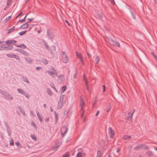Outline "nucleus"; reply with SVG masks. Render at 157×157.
Here are the masks:
<instances>
[{
  "instance_id": "42",
  "label": "nucleus",
  "mask_w": 157,
  "mask_h": 157,
  "mask_svg": "<svg viewBox=\"0 0 157 157\" xmlns=\"http://www.w3.org/2000/svg\"><path fill=\"white\" fill-rule=\"evenodd\" d=\"M73 77L75 79L76 77V74H75L73 76Z\"/></svg>"
},
{
  "instance_id": "7",
  "label": "nucleus",
  "mask_w": 157,
  "mask_h": 157,
  "mask_svg": "<svg viewBox=\"0 0 157 157\" xmlns=\"http://www.w3.org/2000/svg\"><path fill=\"white\" fill-rule=\"evenodd\" d=\"M27 15L26 14L25 15V14H23L22 13H21L16 17L15 19H17L18 17H19L20 20H25Z\"/></svg>"
},
{
  "instance_id": "6",
  "label": "nucleus",
  "mask_w": 157,
  "mask_h": 157,
  "mask_svg": "<svg viewBox=\"0 0 157 157\" xmlns=\"http://www.w3.org/2000/svg\"><path fill=\"white\" fill-rule=\"evenodd\" d=\"M17 91L18 92L21 93L25 95V96L28 98H29L30 96L29 95L23 90L20 89H17Z\"/></svg>"
},
{
  "instance_id": "1",
  "label": "nucleus",
  "mask_w": 157,
  "mask_h": 157,
  "mask_svg": "<svg viewBox=\"0 0 157 157\" xmlns=\"http://www.w3.org/2000/svg\"><path fill=\"white\" fill-rule=\"evenodd\" d=\"M67 100L68 98L67 97L64 95H61L58 102V108L59 109L61 108Z\"/></svg>"
},
{
  "instance_id": "38",
  "label": "nucleus",
  "mask_w": 157,
  "mask_h": 157,
  "mask_svg": "<svg viewBox=\"0 0 157 157\" xmlns=\"http://www.w3.org/2000/svg\"><path fill=\"white\" fill-rule=\"evenodd\" d=\"M16 145L17 146H19L20 145V143L19 142H16L15 143Z\"/></svg>"
},
{
  "instance_id": "39",
  "label": "nucleus",
  "mask_w": 157,
  "mask_h": 157,
  "mask_svg": "<svg viewBox=\"0 0 157 157\" xmlns=\"http://www.w3.org/2000/svg\"><path fill=\"white\" fill-rule=\"evenodd\" d=\"M138 146L140 148H142L144 146V145L143 144H140Z\"/></svg>"
},
{
  "instance_id": "9",
  "label": "nucleus",
  "mask_w": 157,
  "mask_h": 157,
  "mask_svg": "<svg viewBox=\"0 0 157 157\" xmlns=\"http://www.w3.org/2000/svg\"><path fill=\"white\" fill-rule=\"evenodd\" d=\"M108 130L110 136L111 138H113L114 135V131L110 127L109 128Z\"/></svg>"
},
{
  "instance_id": "34",
  "label": "nucleus",
  "mask_w": 157,
  "mask_h": 157,
  "mask_svg": "<svg viewBox=\"0 0 157 157\" xmlns=\"http://www.w3.org/2000/svg\"><path fill=\"white\" fill-rule=\"evenodd\" d=\"M111 105H109L108 107V109H107V110H106V112H107L108 113L109 111L110 110V109H111Z\"/></svg>"
},
{
  "instance_id": "18",
  "label": "nucleus",
  "mask_w": 157,
  "mask_h": 157,
  "mask_svg": "<svg viewBox=\"0 0 157 157\" xmlns=\"http://www.w3.org/2000/svg\"><path fill=\"white\" fill-rule=\"evenodd\" d=\"M18 47L21 48H26V46L24 44H21L20 45H16Z\"/></svg>"
},
{
  "instance_id": "36",
  "label": "nucleus",
  "mask_w": 157,
  "mask_h": 157,
  "mask_svg": "<svg viewBox=\"0 0 157 157\" xmlns=\"http://www.w3.org/2000/svg\"><path fill=\"white\" fill-rule=\"evenodd\" d=\"M64 23H66L68 26L70 25V22H69L67 20H65V22Z\"/></svg>"
},
{
  "instance_id": "21",
  "label": "nucleus",
  "mask_w": 157,
  "mask_h": 157,
  "mask_svg": "<svg viewBox=\"0 0 157 157\" xmlns=\"http://www.w3.org/2000/svg\"><path fill=\"white\" fill-rule=\"evenodd\" d=\"M95 63L96 64H98V63L99 61V59L98 56H97L96 57V58L95 59Z\"/></svg>"
},
{
  "instance_id": "3",
  "label": "nucleus",
  "mask_w": 157,
  "mask_h": 157,
  "mask_svg": "<svg viewBox=\"0 0 157 157\" xmlns=\"http://www.w3.org/2000/svg\"><path fill=\"white\" fill-rule=\"evenodd\" d=\"M51 69L52 70L51 71L50 70L47 71L46 72L48 73L52 76H53L54 75H57V72L54 69L53 67H51Z\"/></svg>"
},
{
  "instance_id": "35",
  "label": "nucleus",
  "mask_w": 157,
  "mask_h": 157,
  "mask_svg": "<svg viewBox=\"0 0 157 157\" xmlns=\"http://www.w3.org/2000/svg\"><path fill=\"white\" fill-rule=\"evenodd\" d=\"M131 12L132 14V19H135V16L133 14L132 12V11H131Z\"/></svg>"
},
{
  "instance_id": "5",
  "label": "nucleus",
  "mask_w": 157,
  "mask_h": 157,
  "mask_svg": "<svg viewBox=\"0 0 157 157\" xmlns=\"http://www.w3.org/2000/svg\"><path fill=\"white\" fill-rule=\"evenodd\" d=\"M85 103L83 98L82 97H80V105L81 107V110L83 111V107L85 106Z\"/></svg>"
},
{
  "instance_id": "60",
  "label": "nucleus",
  "mask_w": 157,
  "mask_h": 157,
  "mask_svg": "<svg viewBox=\"0 0 157 157\" xmlns=\"http://www.w3.org/2000/svg\"><path fill=\"white\" fill-rule=\"evenodd\" d=\"M98 157H101L100 156H98Z\"/></svg>"
},
{
  "instance_id": "4",
  "label": "nucleus",
  "mask_w": 157,
  "mask_h": 157,
  "mask_svg": "<svg viewBox=\"0 0 157 157\" xmlns=\"http://www.w3.org/2000/svg\"><path fill=\"white\" fill-rule=\"evenodd\" d=\"M7 45V47H5L4 45L0 46V50H3L11 49L13 48V47L11 44H6Z\"/></svg>"
},
{
  "instance_id": "20",
  "label": "nucleus",
  "mask_w": 157,
  "mask_h": 157,
  "mask_svg": "<svg viewBox=\"0 0 157 157\" xmlns=\"http://www.w3.org/2000/svg\"><path fill=\"white\" fill-rule=\"evenodd\" d=\"M28 26V25L26 24H25L22 25H21V29H25L26 28H27Z\"/></svg>"
},
{
  "instance_id": "45",
  "label": "nucleus",
  "mask_w": 157,
  "mask_h": 157,
  "mask_svg": "<svg viewBox=\"0 0 157 157\" xmlns=\"http://www.w3.org/2000/svg\"><path fill=\"white\" fill-rule=\"evenodd\" d=\"M59 78H62L63 79V76L61 75H60L59 77Z\"/></svg>"
},
{
  "instance_id": "58",
  "label": "nucleus",
  "mask_w": 157,
  "mask_h": 157,
  "mask_svg": "<svg viewBox=\"0 0 157 157\" xmlns=\"http://www.w3.org/2000/svg\"><path fill=\"white\" fill-rule=\"evenodd\" d=\"M55 90H56V91L57 92V90H56V89H55Z\"/></svg>"
},
{
  "instance_id": "46",
  "label": "nucleus",
  "mask_w": 157,
  "mask_h": 157,
  "mask_svg": "<svg viewBox=\"0 0 157 157\" xmlns=\"http://www.w3.org/2000/svg\"><path fill=\"white\" fill-rule=\"evenodd\" d=\"M41 32V30H38V31H37V32H38V33H40Z\"/></svg>"
},
{
  "instance_id": "19",
  "label": "nucleus",
  "mask_w": 157,
  "mask_h": 157,
  "mask_svg": "<svg viewBox=\"0 0 157 157\" xmlns=\"http://www.w3.org/2000/svg\"><path fill=\"white\" fill-rule=\"evenodd\" d=\"M66 89V86H64L62 87L61 88V93H63L65 91Z\"/></svg>"
},
{
  "instance_id": "16",
  "label": "nucleus",
  "mask_w": 157,
  "mask_h": 157,
  "mask_svg": "<svg viewBox=\"0 0 157 157\" xmlns=\"http://www.w3.org/2000/svg\"><path fill=\"white\" fill-rule=\"evenodd\" d=\"M104 15L101 13H98V14H97V16L98 18L100 19H101L103 18V16Z\"/></svg>"
},
{
  "instance_id": "22",
  "label": "nucleus",
  "mask_w": 157,
  "mask_h": 157,
  "mask_svg": "<svg viewBox=\"0 0 157 157\" xmlns=\"http://www.w3.org/2000/svg\"><path fill=\"white\" fill-rule=\"evenodd\" d=\"M6 98H7L10 100H12L13 99L12 96L10 94L7 95L6 96Z\"/></svg>"
},
{
  "instance_id": "57",
  "label": "nucleus",
  "mask_w": 157,
  "mask_h": 157,
  "mask_svg": "<svg viewBox=\"0 0 157 157\" xmlns=\"http://www.w3.org/2000/svg\"><path fill=\"white\" fill-rule=\"evenodd\" d=\"M60 145V143H59V146Z\"/></svg>"
},
{
  "instance_id": "12",
  "label": "nucleus",
  "mask_w": 157,
  "mask_h": 157,
  "mask_svg": "<svg viewBox=\"0 0 157 157\" xmlns=\"http://www.w3.org/2000/svg\"><path fill=\"white\" fill-rule=\"evenodd\" d=\"M76 54L77 57L82 62L83 60L81 54L78 52H76Z\"/></svg>"
},
{
  "instance_id": "48",
  "label": "nucleus",
  "mask_w": 157,
  "mask_h": 157,
  "mask_svg": "<svg viewBox=\"0 0 157 157\" xmlns=\"http://www.w3.org/2000/svg\"><path fill=\"white\" fill-rule=\"evenodd\" d=\"M32 125L34 126H35V123H34V122H33L32 123Z\"/></svg>"
},
{
  "instance_id": "37",
  "label": "nucleus",
  "mask_w": 157,
  "mask_h": 157,
  "mask_svg": "<svg viewBox=\"0 0 157 157\" xmlns=\"http://www.w3.org/2000/svg\"><path fill=\"white\" fill-rule=\"evenodd\" d=\"M147 154L148 155H149V156H151L153 155L152 154V153L151 152V151H149V152H148L147 153Z\"/></svg>"
},
{
  "instance_id": "29",
  "label": "nucleus",
  "mask_w": 157,
  "mask_h": 157,
  "mask_svg": "<svg viewBox=\"0 0 157 157\" xmlns=\"http://www.w3.org/2000/svg\"><path fill=\"white\" fill-rule=\"evenodd\" d=\"M31 137L34 140H36V137L34 135H31Z\"/></svg>"
},
{
  "instance_id": "47",
  "label": "nucleus",
  "mask_w": 157,
  "mask_h": 157,
  "mask_svg": "<svg viewBox=\"0 0 157 157\" xmlns=\"http://www.w3.org/2000/svg\"><path fill=\"white\" fill-rule=\"evenodd\" d=\"M36 69L37 70H39V69L41 68L40 67H36Z\"/></svg>"
},
{
  "instance_id": "52",
  "label": "nucleus",
  "mask_w": 157,
  "mask_h": 157,
  "mask_svg": "<svg viewBox=\"0 0 157 157\" xmlns=\"http://www.w3.org/2000/svg\"><path fill=\"white\" fill-rule=\"evenodd\" d=\"M155 3H157V0H155Z\"/></svg>"
},
{
  "instance_id": "8",
  "label": "nucleus",
  "mask_w": 157,
  "mask_h": 157,
  "mask_svg": "<svg viewBox=\"0 0 157 157\" xmlns=\"http://www.w3.org/2000/svg\"><path fill=\"white\" fill-rule=\"evenodd\" d=\"M109 42L113 45L117 47H120V44H119L115 41L113 40H109Z\"/></svg>"
},
{
  "instance_id": "55",
  "label": "nucleus",
  "mask_w": 157,
  "mask_h": 157,
  "mask_svg": "<svg viewBox=\"0 0 157 157\" xmlns=\"http://www.w3.org/2000/svg\"><path fill=\"white\" fill-rule=\"evenodd\" d=\"M155 149L156 150H157V148H155Z\"/></svg>"
},
{
  "instance_id": "41",
  "label": "nucleus",
  "mask_w": 157,
  "mask_h": 157,
  "mask_svg": "<svg viewBox=\"0 0 157 157\" xmlns=\"http://www.w3.org/2000/svg\"><path fill=\"white\" fill-rule=\"evenodd\" d=\"M11 16H9L8 17H6L5 20H9L11 18Z\"/></svg>"
},
{
  "instance_id": "32",
  "label": "nucleus",
  "mask_w": 157,
  "mask_h": 157,
  "mask_svg": "<svg viewBox=\"0 0 157 157\" xmlns=\"http://www.w3.org/2000/svg\"><path fill=\"white\" fill-rule=\"evenodd\" d=\"M26 31H24L21 32L20 33H19V34L20 35H23L25 34L26 33Z\"/></svg>"
},
{
  "instance_id": "10",
  "label": "nucleus",
  "mask_w": 157,
  "mask_h": 157,
  "mask_svg": "<svg viewBox=\"0 0 157 157\" xmlns=\"http://www.w3.org/2000/svg\"><path fill=\"white\" fill-rule=\"evenodd\" d=\"M134 112V111H131L128 113V116L127 118L129 120H131Z\"/></svg>"
},
{
  "instance_id": "11",
  "label": "nucleus",
  "mask_w": 157,
  "mask_h": 157,
  "mask_svg": "<svg viewBox=\"0 0 157 157\" xmlns=\"http://www.w3.org/2000/svg\"><path fill=\"white\" fill-rule=\"evenodd\" d=\"M67 131V128L65 126L63 127L61 130V132L62 133L65 134Z\"/></svg>"
},
{
  "instance_id": "56",
  "label": "nucleus",
  "mask_w": 157,
  "mask_h": 157,
  "mask_svg": "<svg viewBox=\"0 0 157 157\" xmlns=\"http://www.w3.org/2000/svg\"><path fill=\"white\" fill-rule=\"evenodd\" d=\"M88 56H90V55H89V54H88Z\"/></svg>"
},
{
  "instance_id": "25",
  "label": "nucleus",
  "mask_w": 157,
  "mask_h": 157,
  "mask_svg": "<svg viewBox=\"0 0 157 157\" xmlns=\"http://www.w3.org/2000/svg\"><path fill=\"white\" fill-rule=\"evenodd\" d=\"M42 62L43 63L45 64H47L48 63V61L45 59H43Z\"/></svg>"
},
{
  "instance_id": "23",
  "label": "nucleus",
  "mask_w": 157,
  "mask_h": 157,
  "mask_svg": "<svg viewBox=\"0 0 157 157\" xmlns=\"http://www.w3.org/2000/svg\"><path fill=\"white\" fill-rule=\"evenodd\" d=\"M83 78H84V80L85 81V83L86 85L87 90H88V91H89V88H88V82L85 79V76H84Z\"/></svg>"
},
{
  "instance_id": "54",
  "label": "nucleus",
  "mask_w": 157,
  "mask_h": 157,
  "mask_svg": "<svg viewBox=\"0 0 157 157\" xmlns=\"http://www.w3.org/2000/svg\"><path fill=\"white\" fill-rule=\"evenodd\" d=\"M25 82H28V80H27V79L25 81Z\"/></svg>"
},
{
  "instance_id": "43",
  "label": "nucleus",
  "mask_w": 157,
  "mask_h": 157,
  "mask_svg": "<svg viewBox=\"0 0 157 157\" xmlns=\"http://www.w3.org/2000/svg\"><path fill=\"white\" fill-rule=\"evenodd\" d=\"M99 111H98L97 112V113H96V115H95V116H97L99 114Z\"/></svg>"
},
{
  "instance_id": "30",
  "label": "nucleus",
  "mask_w": 157,
  "mask_h": 157,
  "mask_svg": "<svg viewBox=\"0 0 157 157\" xmlns=\"http://www.w3.org/2000/svg\"><path fill=\"white\" fill-rule=\"evenodd\" d=\"M77 157H82V154L81 153L79 152L77 155Z\"/></svg>"
},
{
  "instance_id": "31",
  "label": "nucleus",
  "mask_w": 157,
  "mask_h": 157,
  "mask_svg": "<svg viewBox=\"0 0 157 157\" xmlns=\"http://www.w3.org/2000/svg\"><path fill=\"white\" fill-rule=\"evenodd\" d=\"M69 155L68 152L66 153L65 154L63 155V157H68Z\"/></svg>"
},
{
  "instance_id": "17",
  "label": "nucleus",
  "mask_w": 157,
  "mask_h": 157,
  "mask_svg": "<svg viewBox=\"0 0 157 157\" xmlns=\"http://www.w3.org/2000/svg\"><path fill=\"white\" fill-rule=\"evenodd\" d=\"M37 116L38 117V118L41 122H42V117H41L39 113L38 112L37 113Z\"/></svg>"
},
{
  "instance_id": "33",
  "label": "nucleus",
  "mask_w": 157,
  "mask_h": 157,
  "mask_svg": "<svg viewBox=\"0 0 157 157\" xmlns=\"http://www.w3.org/2000/svg\"><path fill=\"white\" fill-rule=\"evenodd\" d=\"M11 0H7V2L6 5L7 6H9L10 5L11 3Z\"/></svg>"
},
{
  "instance_id": "51",
  "label": "nucleus",
  "mask_w": 157,
  "mask_h": 157,
  "mask_svg": "<svg viewBox=\"0 0 157 157\" xmlns=\"http://www.w3.org/2000/svg\"><path fill=\"white\" fill-rule=\"evenodd\" d=\"M29 1V0H25V2L26 3H27L28 1Z\"/></svg>"
},
{
  "instance_id": "13",
  "label": "nucleus",
  "mask_w": 157,
  "mask_h": 157,
  "mask_svg": "<svg viewBox=\"0 0 157 157\" xmlns=\"http://www.w3.org/2000/svg\"><path fill=\"white\" fill-rule=\"evenodd\" d=\"M16 43V41L13 40H8L6 42V44H15Z\"/></svg>"
},
{
  "instance_id": "40",
  "label": "nucleus",
  "mask_w": 157,
  "mask_h": 157,
  "mask_svg": "<svg viewBox=\"0 0 157 157\" xmlns=\"http://www.w3.org/2000/svg\"><path fill=\"white\" fill-rule=\"evenodd\" d=\"M103 92H104L105 91V85L103 86Z\"/></svg>"
},
{
  "instance_id": "15",
  "label": "nucleus",
  "mask_w": 157,
  "mask_h": 157,
  "mask_svg": "<svg viewBox=\"0 0 157 157\" xmlns=\"http://www.w3.org/2000/svg\"><path fill=\"white\" fill-rule=\"evenodd\" d=\"M120 151V149L119 148H118L116 151H115L114 152V154L116 156L118 157L120 155V154L119 152Z\"/></svg>"
},
{
  "instance_id": "24",
  "label": "nucleus",
  "mask_w": 157,
  "mask_h": 157,
  "mask_svg": "<svg viewBox=\"0 0 157 157\" xmlns=\"http://www.w3.org/2000/svg\"><path fill=\"white\" fill-rule=\"evenodd\" d=\"M43 43V44H44V46L46 48H48V45L46 43V42L44 40H42L41 41Z\"/></svg>"
},
{
  "instance_id": "28",
  "label": "nucleus",
  "mask_w": 157,
  "mask_h": 157,
  "mask_svg": "<svg viewBox=\"0 0 157 157\" xmlns=\"http://www.w3.org/2000/svg\"><path fill=\"white\" fill-rule=\"evenodd\" d=\"M13 30L12 29H8L6 30L8 34H9V33H10L13 32Z\"/></svg>"
},
{
  "instance_id": "26",
  "label": "nucleus",
  "mask_w": 157,
  "mask_h": 157,
  "mask_svg": "<svg viewBox=\"0 0 157 157\" xmlns=\"http://www.w3.org/2000/svg\"><path fill=\"white\" fill-rule=\"evenodd\" d=\"M47 93L50 95H52V92L49 89H47Z\"/></svg>"
},
{
  "instance_id": "2",
  "label": "nucleus",
  "mask_w": 157,
  "mask_h": 157,
  "mask_svg": "<svg viewBox=\"0 0 157 157\" xmlns=\"http://www.w3.org/2000/svg\"><path fill=\"white\" fill-rule=\"evenodd\" d=\"M62 61L65 63H67L68 60L69 58L64 52H62Z\"/></svg>"
},
{
  "instance_id": "53",
  "label": "nucleus",
  "mask_w": 157,
  "mask_h": 157,
  "mask_svg": "<svg viewBox=\"0 0 157 157\" xmlns=\"http://www.w3.org/2000/svg\"><path fill=\"white\" fill-rule=\"evenodd\" d=\"M27 20H33V18H28V19Z\"/></svg>"
},
{
  "instance_id": "50",
  "label": "nucleus",
  "mask_w": 157,
  "mask_h": 157,
  "mask_svg": "<svg viewBox=\"0 0 157 157\" xmlns=\"http://www.w3.org/2000/svg\"><path fill=\"white\" fill-rule=\"evenodd\" d=\"M152 54H153V56L156 58V59H157V58H156L154 54L153 53H152Z\"/></svg>"
},
{
  "instance_id": "27",
  "label": "nucleus",
  "mask_w": 157,
  "mask_h": 157,
  "mask_svg": "<svg viewBox=\"0 0 157 157\" xmlns=\"http://www.w3.org/2000/svg\"><path fill=\"white\" fill-rule=\"evenodd\" d=\"M10 145L13 146L14 145L13 140L12 138H11L10 140Z\"/></svg>"
},
{
  "instance_id": "44",
  "label": "nucleus",
  "mask_w": 157,
  "mask_h": 157,
  "mask_svg": "<svg viewBox=\"0 0 157 157\" xmlns=\"http://www.w3.org/2000/svg\"><path fill=\"white\" fill-rule=\"evenodd\" d=\"M7 56L10 57H13V55H10V56L7 55Z\"/></svg>"
},
{
  "instance_id": "61",
  "label": "nucleus",
  "mask_w": 157,
  "mask_h": 157,
  "mask_svg": "<svg viewBox=\"0 0 157 157\" xmlns=\"http://www.w3.org/2000/svg\"><path fill=\"white\" fill-rule=\"evenodd\" d=\"M127 157H130L129 156H128Z\"/></svg>"
},
{
  "instance_id": "49",
  "label": "nucleus",
  "mask_w": 157,
  "mask_h": 157,
  "mask_svg": "<svg viewBox=\"0 0 157 157\" xmlns=\"http://www.w3.org/2000/svg\"><path fill=\"white\" fill-rule=\"evenodd\" d=\"M144 147L146 149H147L148 148V147L147 146H145Z\"/></svg>"
},
{
  "instance_id": "59",
  "label": "nucleus",
  "mask_w": 157,
  "mask_h": 157,
  "mask_svg": "<svg viewBox=\"0 0 157 157\" xmlns=\"http://www.w3.org/2000/svg\"><path fill=\"white\" fill-rule=\"evenodd\" d=\"M20 21H19L18 22H20Z\"/></svg>"
},
{
  "instance_id": "14",
  "label": "nucleus",
  "mask_w": 157,
  "mask_h": 157,
  "mask_svg": "<svg viewBox=\"0 0 157 157\" xmlns=\"http://www.w3.org/2000/svg\"><path fill=\"white\" fill-rule=\"evenodd\" d=\"M131 136L127 135H124L122 136V139L124 140H129L131 138Z\"/></svg>"
}]
</instances>
